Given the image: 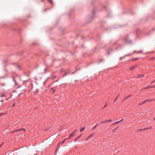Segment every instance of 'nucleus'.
<instances>
[{"label": "nucleus", "mask_w": 155, "mask_h": 155, "mask_svg": "<svg viewBox=\"0 0 155 155\" xmlns=\"http://www.w3.org/2000/svg\"><path fill=\"white\" fill-rule=\"evenodd\" d=\"M94 133H92L89 135V136L85 139V141H87L89 140L92 139L94 137L93 136L94 135Z\"/></svg>", "instance_id": "1"}, {"label": "nucleus", "mask_w": 155, "mask_h": 155, "mask_svg": "<svg viewBox=\"0 0 155 155\" xmlns=\"http://www.w3.org/2000/svg\"><path fill=\"white\" fill-rule=\"evenodd\" d=\"M155 88V85H148L146 87H145L144 88L142 89V90H143L144 89H147L149 88Z\"/></svg>", "instance_id": "2"}, {"label": "nucleus", "mask_w": 155, "mask_h": 155, "mask_svg": "<svg viewBox=\"0 0 155 155\" xmlns=\"http://www.w3.org/2000/svg\"><path fill=\"white\" fill-rule=\"evenodd\" d=\"M152 128V127H145L143 129H140L138 130L139 131H144L150 129Z\"/></svg>", "instance_id": "3"}, {"label": "nucleus", "mask_w": 155, "mask_h": 155, "mask_svg": "<svg viewBox=\"0 0 155 155\" xmlns=\"http://www.w3.org/2000/svg\"><path fill=\"white\" fill-rule=\"evenodd\" d=\"M76 131V130H75L73 131L69 136V137L68 138V139H71L72 137L75 134V133Z\"/></svg>", "instance_id": "4"}, {"label": "nucleus", "mask_w": 155, "mask_h": 155, "mask_svg": "<svg viewBox=\"0 0 155 155\" xmlns=\"http://www.w3.org/2000/svg\"><path fill=\"white\" fill-rule=\"evenodd\" d=\"M124 41L126 43H131V41L129 40L128 38H124Z\"/></svg>", "instance_id": "5"}, {"label": "nucleus", "mask_w": 155, "mask_h": 155, "mask_svg": "<svg viewBox=\"0 0 155 155\" xmlns=\"http://www.w3.org/2000/svg\"><path fill=\"white\" fill-rule=\"evenodd\" d=\"M155 100V99L146 100H145L144 101H143V102H142L143 103V104H144L145 103H146L147 102H149V101H153V100Z\"/></svg>", "instance_id": "6"}, {"label": "nucleus", "mask_w": 155, "mask_h": 155, "mask_svg": "<svg viewBox=\"0 0 155 155\" xmlns=\"http://www.w3.org/2000/svg\"><path fill=\"white\" fill-rule=\"evenodd\" d=\"M137 77H136L137 78H140L141 77H144V74H138L137 75Z\"/></svg>", "instance_id": "7"}, {"label": "nucleus", "mask_w": 155, "mask_h": 155, "mask_svg": "<svg viewBox=\"0 0 155 155\" xmlns=\"http://www.w3.org/2000/svg\"><path fill=\"white\" fill-rule=\"evenodd\" d=\"M132 96V95H129L126 97H125L124 98V100H126V99H128V98L131 97Z\"/></svg>", "instance_id": "8"}, {"label": "nucleus", "mask_w": 155, "mask_h": 155, "mask_svg": "<svg viewBox=\"0 0 155 155\" xmlns=\"http://www.w3.org/2000/svg\"><path fill=\"white\" fill-rule=\"evenodd\" d=\"M120 123V122H119V121H117V122H115L113 124H111V125L112 126V125H115L119 123Z\"/></svg>", "instance_id": "9"}, {"label": "nucleus", "mask_w": 155, "mask_h": 155, "mask_svg": "<svg viewBox=\"0 0 155 155\" xmlns=\"http://www.w3.org/2000/svg\"><path fill=\"white\" fill-rule=\"evenodd\" d=\"M48 0V2L49 3H51L52 5H53V2H52V0ZM41 2H44V1H43V0H41Z\"/></svg>", "instance_id": "10"}, {"label": "nucleus", "mask_w": 155, "mask_h": 155, "mask_svg": "<svg viewBox=\"0 0 155 155\" xmlns=\"http://www.w3.org/2000/svg\"><path fill=\"white\" fill-rule=\"evenodd\" d=\"M137 65H135L132 67H131L130 68V70H133V69H134L135 68H136V67H137Z\"/></svg>", "instance_id": "11"}, {"label": "nucleus", "mask_w": 155, "mask_h": 155, "mask_svg": "<svg viewBox=\"0 0 155 155\" xmlns=\"http://www.w3.org/2000/svg\"><path fill=\"white\" fill-rule=\"evenodd\" d=\"M20 131H21L20 129H17V130H14L12 133H15V132H16Z\"/></svg>", "instance_id": "12"}, {"label": "nucleus", "mask_w": 155, "mask_h": 155, "mask_svg": "<svg viewBox=\"0 0 155 155\" xmlns=\"http://www.w3.org/2000/svg\"><path fill=\"white\" fill-rule=\"evenodd\" d=\"M100 123L101 124H104L107 123V120H105L102 121H101L100 122Z\"/></svg>", "instance_id": "13"}, {"label": "nucleus", "mask_w": 155, "mask_h": 155, "mask_svg": "<svg viewBox=\"0 0 155 155\" xmlns=\"http://www.w3.org/2000/svg\"><path fill=\"white\" fill-rule=\"evenodd\" d=\"M84 129V127H83L82 128H80V132H81L83 131Z\"/></svg>", "instance_id": "14"}, {"label": "nucleus", "mask_w": 155, "mask_h": 155, "mask_svg": "<svg viewBox=\"0 0 155 155\" xmlns=\"http://www.w3.org/2000/svg\"><path fill=\"white\" fill-rule=\"evenodd\" d=\"M137 52V54H139V53H140L141 52H142V51H134V53H135V52Z\"/></svg>", "instance_id": "15"}, {"label": "nucleus", "mask_w": 155, "mask_h": 155, "mask_svg": "<svg viewBox=\"0 0 155 155\" xmlns=\"http://www.w3.org/2000/svg\"><path fill=\"white\" fill-rule=\"evenodd\" d=\"M81 135H80L78 137H77L74 140V141H76V140L78 139H79V138H80L81 137Z\"/></svg>", "instance_id": "16"}, {"label": "nucleus", "mask_w": 155, "mask_h": 155, "mask_svg": "<svg viewBox=\"0 0 155 155\" xmlns=\"http://www.w3.org/2000/svg\"><path fill=\"white\" fill-rule=\"evenodd\" d=\"M99 123H97L94 127L92 128V130H94L97 127V126L98 125Z\"/></svg>", "instance_id": "17"}, {"label": "nucleus", "mask_w": 155, "mask_h": 155, "mask_svg": "<svg viewBox=\"0 0 155 155\" xmlns=\"http://www.w3.org/2000/svg\"><path fill=\"white\" fill-rule=\"evenodd\" d=\"M20 130L21 131H25V129L24 128H20Z\"/></svg>", "instance_id": "18"}, {"label": "nucleus", "mask_w": 155, "mask_h": 155, "mask_svg": "<svg viewBox=\"0 0 155 155\" xmlns=\"http://www.w3.org/2000/svg\"><path fill=\"white\" fill-rule=\"evenodd\" d=\"M120 96V94H119L118 95V96L116 97V98L115 99V100L114 101V102H115V101H116L118 97Z\"/></svg>", "instance_id": "19"}, {"label": "nucleus", "mask_w": 155, "mask_h": 155, "mask_svg": "<svg viewBox=\"0 0 155 155\" xmlns=\"http://www.w3.org/2000/svg\"><path fill=\"white\" fill-rule=\"evenodd\" d=\"M67 139L66 138H65L63 141L61 143V144H63L64 142V141H65V140H66V139Z\"/></svg>", "instance_id": "20"}, {"label": "nucleus", "mask_w": 155, "mask_h": 155, "mask_svg": "<svg viewBox=\"0 0 155 155\" xmlns=\"http://www.w3.org/2000/svg\"><path fill=\"white\" fill-rule=\"evenodd\" d=\"M131 54H126V55H124L125 57H127V56H129Z\"/></svg>", "instance_id": "21"}, {"label": "nucleus", "mask_w": 155, "mask_h": 155, "mask_svg": "<svg viewBox=\"0 0 155 155\" xmlns=\"http://www.w3.org/2000/svg\"><path fill=\"white\" fill-rule=\"evenodd\" d=\"M138 59V58H136L133 59L131 60L132 61H135V60H137Z\"/></svg>", "instance_id": "22"}, {"label": "nucleus", "mask_w": 155, "mask_h": 155, "mask_svg": "<svg viewBox=\"0 0 155 155\" xmlns=\"http://www.w3.org/2000/svg\"><path fill=\"white\" fill-rule=\"evenodd\" d=\"M112 120H111V119H110V120H107V123L108 122H111L112 121Z\"/></svg>", "instance_id": "23"}, {"label": "nucleus", "mask_w": 155, "mask_h": 155, "mask_svg": "<svg viewBox=\"0 0 155 155\" xmlns=\"http://www.w3.org/2000/svg\"><path fill=\"white\" fill-rule=\"evenodd\" d=\"M125 57V56H124V57H120V60H121L122 59L124 58Z\"/></svg>", "instance_id": "24"}, {"label": "nucleus", "mask_w": 155, "mask_h": 155, "mask_svg": "<svg viewBox=\"0 0 155 155\" xmlns=\"http://www.w3.org/2000/svg\"><path fill=\"white\" fill-rule=\"evenodd\" d=\"M107 106V103H106L105 104V105L104 106V107L103 108H104L105 107Z\"/></svg>", "instance_id": "25"}, {"label": "nucleus", "mask_w": 155, "mask_h": 155, "mask_svg": "<svg viewBox=\"0 0 155 155\" xmlns=\"http://www.w3.org/2000/svg\"><path fill=\"white\" fill-rule=\"evenodd\" d=\"M143 103L142 102L141 103H139V104H138V105H142L143 104Z\"/></svg>", "instance_id": "26"}, {"label": "nucleus", "mask_w": 155, "mask_h": 155, "mask_svg": "<svg viewBox=\"0 0 155 155\" xmlns=\"http://www.w3.org/2000/svg\"><path fill=\"white\" fill-rule=\"evenodd\" d=\"M123 120H124V119H123H123H122L121 120H120L119 121V122H120V123H121V122L122 121H123Z\"/></svg>", "instance_id": "27"}, {"label": "nucleus", "mask_w": 155, "mask_h": 155, "mask_svg": "<svg viewBox=\"0 0 155 155\" xmlns=\"http://www.w3.org/2000/svg\"><path fill=\"white\" fill-rule=\"evenodd\" d=\"M155 59V57H152V58H150V59L151 60H154Z\"/></svg>", "instance_id": "28"}, {"label": "nucleus", "mask_w": 155, "mask_h": 155, "mask_svg": "<svg viewBox=\"0 0 155 155\" xmlns=\"http://www.w3.org/2000/svg\"><path fill=\"white\" fill-rule=\"evenodd\" d=\"M117 130V128H115V129H114L112 130V131H113V132L115 131H116Z\"/></svg>", "instance_id": "29"}, {"label": "nucleus", "mask_w": 155, "mask_h": 155, "mask_svg": "<svg viewBox=\"0 0 155 155\" xmlns=\"http://www.w3.org/2000/svg\"><path fill=\"white\" fill-rule=\"evenodd\" d=\"M48 9V8H45L43 10V12H45L46 11H47Z\"/></svg>", "instance_id": "30"}, {"label": "nucleus", "mask_w": 155, "mask_h": 155, "mask_svg": "<svg viewBox=\"0 0 155 155\" xmlns=\"http://www.w3.org/2000/svg\"><path fill=\"white\" fill-rule=\"evenodd\" d=\"M0 96V97H5V95L4 94H2V96Z\"/></svg>", "instance_id": "31"}, {"label": "nucleus", "mask_w": 155, "mask_h": 155, "mask_svg": "<svg viewBox=\"0 0 155 155\" xmlns=\"http://www.w3.org/2000/svg\"><path fill=\"white\" fill-rule=\"evenodd\" d=\"M60 143H61V142H60V143H58V145L57 147V148H58L59 147V145L60 144Z\"/></svg>", "instance_id": "32"}, {"label": "nucleus", "mask_w": 155, "mask_h": 155, "mask_svg": "<svg viewBox=\"0 0 155 155\" xmlns=\"http://www.w3.org/2000/svg\"><path fill=\"white\" fill-rule=\"evenodd\" d=\"M155 82V79L153 81H152V82H151V84H152L153 82Z\"/></svg>", "instance_id": "33"}, {"label": "nucleus", "mask_w": 155, "mask_h": 155, "mask_svg": "<svg viewBox=\"0 0 155 155\" xmlns=\"http://www.w3.org/2000/svg\"><path fill=\"white\" fill-rule=\"evenodd\" d=\"M1 84L2 85V86H4L5 85V84L4 83H2V84Z\"/></svg>", "instance_id": "34"}, {"label": "nucleus", "mask_w": 155, "mask_h": 155, "mask_svg": "<svg viewBox=\"0 0 155 155\" xmlns=\"http://www.w3.org/2000/svg\"><path fill=\"white\" fill-rule=\"evenodd\" d=\"M92 12H93V13L94 14L95 12H94V10H93Z\"/></svg>", "instance_id": "35"}, {"label": "nucleus", "mask_w": 155, "mask_h": 155, "mask_svg": "<svg viewBox=\"0 0 155 155\" xmlns=\"http://www.w3.org/2000/svg\"><path fill=\"white\" fill-rule=\"evenodd\" d=\"M55 91H56L55 90H53V92H54Z\"/></svg>", "instance_id": "36"}, {"label": "nucleus", "mask_w": 155, "mask_h": 155, "mask_svg": "<svg viewBox=\"0 0 155 155\" xmlns=\"http://www.w3.org/2000/svg\"><path fill=\"white\" fill-rule=\"evenodd\" d=\"M13 80L15 83H16V81L14 79H13Z\"/></svg>", "instance_id": "37"}, {"label": "nucleus", "mask_w": 155, "mask_h": 155, "mask_svg": "<svg viewBox=\"0 0 155 155\" xmlns=\"http://www.w3.org/2000/svg\"><path fill=\"white\" fill-rule=\"evenodd\" d=\"M53 89V87H52V88H51V90H52Z\"/></svg>", "instance_id": "38"}, {"label": "nucleus", "mask_w": 155, "mask_h": 155, "mask_svg": "<svg viewBox=\"0 0 155 155\" xmlns=\"http://www.w3.org/2000/svg\"><path fill=\"white\" fill-rule=\"evenodd\" d=\"M0 101L1 102H3V100H0Z\"/></svg>", "instance_id": "39"}, {"label": "nucleus", "mask_w": 155, "mask_h": 155, "mask_svg": "<svg viewBox=\"0 0 155 155\" xmlns=\"http://www.w3.org/2000/svg\"><path fill=\"white\" fill-rule=\"evenodd\" d=\"M153 120H155V117L154 118H153Z\"/></svg>", "instance_id": "40"}, {"label": "nucleus", "mask_w": 155, "mask_h": 155, "mask_svg": "<svg viewBox=\"0 0 155 155\" xmlns=\"http://www.w3.org/2000/svg\"><path fill=\"white\" fill-rule=\"evenodd\" d=\"M3 78V77H0V78Z\"/></svg>", "instance_id": "41"}, {"label": "nucleus", "mask_w": 155, "mask_h": 155, "mask_svg": "<svg viewBox=\"0 0 155 155\" xmlns=\"http://www.w3.org/2000/svg\"><path fill=\"white\" fill-rule=\"evenodd\" d=\"M74 72L72 73H71V74H74Z\"/></svg>", "instance_id": "42"}, {"label": "nucleus", "mask_w": 155, "mask_h": 155, "mask_svg": "<svg viewBox=\"0 0 155 155\" xmlns=\"http://www.w3.org/2000/svg\"><path fill=\"white\" fill-rule=\"evenodd\" d=\"M14 105H15V104H13V106H14Z\"/></svg>", "instance_id": "43"}, {"label": "nucleus", "mask_w": 155, "mask_h": 155, "mask_svg": "<svg viewBox=\"0 0 155 155\" xmlns=\"http://www.w3.org/2000/svg\"><path fill=\"white\" fill-rule=\"evenodd\" d=\"M67 72H66V74H65L66 75V74H67Z\"/></svg>", "instance_id": "44"}, {"label": "nucleus", "mask_w": 155, "mask_h": 155, "mask_svg": "<svg viewBox=\"0 0 155 155\" xmlns=\"http://www.w3.org/2000/svg\"><path fill=\"white\" fill-rule=\"evenodd\" d=\"M17 67L19 68V66H17Z\"/></svg>", "instance_id": "45"}, {"label": "nucleus", "mask_w": 155, "mask_h": 155, "mask_svg": "<svg viewBox=\"0 0 155 155\" xmlns=\"http://www.w3.org/2000/svg\"><path fill=\"white\" fill-rule=\"evenodd\" d=\"M8 100V99H6V100Z\"/></svg>", "instance_id": "46"}]
</instances>
